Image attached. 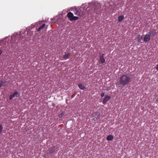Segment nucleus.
Listing matches in <instances>:
<instances>
[{
	"instance_id": "9",
	"label": "nucleus",
	"mask_w": 158,
	"mask_h": 158,
	"mask_svg": "<svg viewBox=\"0 0 158 158\" xmlns=\"http://www.w3.org/2000/svg\"><path fill=\"white\" fill-rule=\"evenodd\" d=\"M105 60L104 58V54L101 56L100 57V62L102 63H103L105 62Z\"/></svg>"
},
{
	"instance_id": "10",
	"label": "nucleus",
	"mask_w": 158,
	"mask_h": 158,
	"mask_svg": "<svg viewBox=\"0 0 158 158\" xmlns=\"http://www.w3.org/2000/svg\"><path fill=\"white\" fill-rule=\"evenodd\" d=\"M150 35L153 36L156 35V30H154L152 31H151L149 32Z\"/></svg>"
},
{
	"instance_id": "1",
	"label": "nucleus",
	"mask_w": 158,
	"mask_h": 158,
	"mask_svg": "<svg viewBox=\"0 0 158 158\" xmlns=\"http://www.w3.org/2000/svg\"><path fill=\"white\" fill-rule=\"evenodd\" d=\"M131 81V75L129 74H124L119 77L118 81L120 86L122 87L128 85Z\"/></svg>"
},
{
	"instance_id": "20",
	"label": "nucleus",
	"mask_w": 158,
	"mask_h": 158,
	"mask_svg": "<svg viewBox=\"0 0 158 158\" xmlns=\"http://www.w3.org/2000/svg\"><path fill=\"white\" fill-rule=\"evenodd\" d=\"M3 129L2 126L1 125H0V134L2 132Z\"/></svg>"
},
{
	"instance_id": "18",
	"label": "nucleus",
	"mask_w": 158,
	"mask_h": 158,
	"mask_svg": "<svg viewBox=\"0 0 158 158\" xmlns=\"http://www.w3.org/2000/svg\"><path fill=\"white\" fill-rule=\"evenodd\" d=\"M65 114V112L64 111L62 112L59 115V118L63 116Z\"/></svg>"
},
{
	"instance_id": "17",
	"label": "nucleus",
	"mask_w": 158,
	"mask_h": 158,
	"mask_svg": "<svg viewBox=\"0 0 158 158\" xmlns=\"http://www.w3.org/2000/svg\"><path fill=\"white\" fill-rule=\"evenodd\" d=\"M124 16L123 15H121L118 17V20L119 22H121L124 19Z\"/></svg>"
},
{
	"instance_id": "23",
	"label": "nucleus",
	"mask_w": 158,
	"mask_h": 158,
	"mask_svg": "<svg viewBox=\"0 0 158 158\" xmlns=\"http://www.w3.org/2000/svg\"><path fill=\"white\" fill-rule=\"evenodd\" d=\"M104 93H102L101 95V97H103L104 96Z\"/></svg>"
},
{
	"instance_id": "13",
	"label": "nucleus",
	"mask_w": 158,
	"mask_h": 158,
	"mask_svg": "<svg viewBox=\"0 0 158 158\" xmlns=\"http://www.w3.org/2000/svg\"><path fill=\"white\" fill-rule=\"evenodd\" d=\"M113 136L112 135H109L107 137L106 139L108 141H111L113 139Z\"/></svg>"
},
{
	"instance_id": "26",
	"label": "nucleus",
	"mask_w": 158,
	"mask_h": 158,
	"mask_svg": "<svg viewBox=\"0 0 158 158\" xmlns=\"http://www.w3.org/2000/svg\"><path fill=\"white\" fill-rule=\"evenodd\" d=\"M107 10L106 9H105V10L106 11V10Z\"/></svg>"
},
{
	"instance_id": "7",
	"label": "nucleus",
	"mask_w": 158,
	"mask_h": 158,
	"mask_svg": "<svg viewBox=\"0 0 158 158\" xmlns=\"http://www.w3.org/2000/svg\"><path fill=\"white\" fill-rule=\"evenodd\" d=\"M110 98V97L109 96H106L104 98L103 101V104H106L107 102L109 101Z\"/></svg>"
},
{
	"instance_id": "16",
	"label": "nucleus",
	"mask_w": 158,
	"mask_h": 158,
	"mask_svg": "<svg viewBox=\"0 0 158 158\" xmlns=\"http://www.w3.org/2000/svg\"><path fill=\"white\" fill-rule=\"evenodd\" d=\"M70 56V54L69 53H67L65 54L63 56V58L64 59H67Z\"/></svg>"
},
{
	"instance_id": "11",
	"label": "nucleus",
	"mask_w": 158,
	"mask_h": 158,
	"mask_svg": "<svg viewBox=\"0 0 158 158\" xmlns=\"http://www.w3.org/2000/svg\"><path fill=\"white\" fill-rule=\"evenodd\" d=\"M46 25L45 23L43 24L41 26L37 29L38 31H41V30H43V29L45 27Z\"/></svg>"
},
{
	"instance_id": "24",
	"label": "nucleus",
	"mask_w": 158,
	"mask_h": 158,
	"mask_svg": "<svg viewBox=\"0 0 158 158\" xmlns=\"http://www.w3.org/2000/svg\"><path fill=\"white\" fill-rule=\"evenodd\" d=\"M156 69L158 70V64L156 65Z\"/></svg>"
},
{
	"instance_id": "3",
	"label": "nucleus",
	"mask_w": 158,
	"mask_h": 158,
	"mask_svg": "<svg viewBox=\"0 0 158 158\" xmlns=\"http://www.w3.org/2000/svg\"><path fill=\"white\" fill-rule=\"evenodd\" d=\"M102 10L101 9V5L100 4L95 3L91 8V10L88 9V11L89 13L92 14L94 13H97Z\"/></svg>"
},
{
	"instance_id": "4",
	"label": "nucleus",
	"mask_w": 158,
	"mask_h": 158,
	"mask_svg": "<svg viewBox=\"0 0 158 158\" xmlns=\"http://www.w3.org/2000/svg\"><path fill=\"white\" fill-rule=\"evenodd\" d=\"M74 11V14L78 16H83L85 14L83 9H76Z\"/></svg>"
},
{
	"instance_id": "6",
	"label": "nucleus",
	"mask_w": 158,
	"mask_h": 158,
	"mask_svg": "<svg viewBox=\"0 0 158 158\" xmlns=\"http://www.w3.org/2000/svg\"><path fill=\"white\" fill-rule=\"evenodd\" d=\"M19 95L20 94L19 93L17 92V91L15 92L12 95L10 96V100H11L14 97H18L19 96Z\"/></svg>"
},
{
	"instance_id": "19",
	"label": "nucleus",
	"mask_w": 158,
	"mask_h": 158,
	"mask_svg": "<svg viewBox=\"0 0 158 158\" xmlns=\"http://www.w3.org/2000/svg\"><path fill=\"white\" fill-rule=\"evenodd\" d=\"M143 39V38L142 36L139 35L137 38L138 41L141 42V41Z\"/></svg>"
},
{
	"instance_id": "2",
	"label": "nucleus",
	"mask_w": 158,
	"mask_h": 158,
	"mask_svg": "<svg viewBox=\"0 0 158 158\" xmlns=\"http://www.w3.org/2000/svg\"><path fill=\"white\" fill-rule=\"evenodd\" d=\"M21 32L19 35L18 34L16 33L15 35L11 36V40H10V43L11 44V46L14 47H16L17 45V44L19 42V40H25L26 37L24 36H23L21 37H20V39H18V37L20 35Z\"/></svg>"
},
{
	"instance_id": "25",
	"label": "nucleus",
	"mask_w": 158,
	"mask_h": 158,
	"mask_svg": "<svg viewBox=\"0 0 158 158\" xmlns=\"http://www.w3.org/2000/svg\"><path fill=\"white\" fill-rule=\"evenodd\" d=\"M121 1L123 2L124 0H121Z\"/></svg>"
},
{
	"instance_id": "8",
	"label": "nucleus",
	"mask_w": 158,
	"mask_h": 158,
	"mask_svg": "<svg viewBox=\"0 0 158 158\" xmlns=\"http://www.w3.org/2000/svg\"><path fill=\"white\" fill-rule=\"evenodd\" d=\"M150 35L146 34L144 38V41L145 42H148L150 40Z\"/></svg>"
},
{
	"instance_id": "14",
	"label": "nucleus",
	"mask_w": 158,
	"mask_h": 158,
	"mask_svg": "<svg viewBox=\"0 0 158 158\" xmlns=\"http://www.w3.org/2000/svg\"><path fill=\"white\" fill-rule=\"evenodd\" d=\"M6 82L4 80H1L0 81V88L3 86L6 85Z\"/></svg>"
},
{
	"instance_id": "12",
	"label": "nucleus",
	"mask_w": 158,
	"mask_h": 158,
	"mask_svg": "<svg viewBox=\"0 0 158 158\" xmlns=\"http://www.w3.org/2000/svg\"><path fill=\"white\" fill-rule=\"evenodd\" d=\"M54 151V148H50L47 151V153L51 154Z\"/></svg>"
},
{
	"instance_id": "15",
	"label": "nucleus",
	"mask_w": 158,
	"mask_h": 158,
	"mask_svg": "<svg viewBox=\"0 0 158 158\" xmlns=\"http://www.w3.org/2000/svg\"><path fill=\"white\" fill-rule=\"evenodd\" d=\"M78 87L80 89L82 90H84L85 88V86L81 83L78 84Z\"/></svg>"
},
{
	"instance_id": "5",
	"label": "nucleus",
	"mask_w": 158,
	"mask_h": 158,
	"mask_svg": "<svg viewBox=\"0 0 158 158\" xmlns=\"http://www.w3.org/2000/svg\"><path fill=\"white\" fill-rule=\"evenodd\" d=\"M67 16L69 19L71 21L76 20L79 18L78 17L74 16L73 13L70 12H68Z\"/></svg>"
},
{
	"instance_id": "27",
	"label": "nucleus",
	"mask_w": 158,
	"mask_h": 158,
	"mask_svg": "<svg viewBox=\"0 0 158 158\" xmlns=\"http://www.w3.org/2000/svg\"><path fill=\"white\" fill-rule=\"evenodd\" d=\"M157 100L158 101V98H157Z\"/></svg>"
},
{
	"instance_id": "22",
	"label": "nucleus",
	"mask_w": 158,
	"mask_h": 158,
	"mask_svg": "<svg viewBox=\"0 0 158 158\" xmlns=\"http://www.w3.org/2000/svg\"><path fill=\"white\" fill-rule=\"evenodd\" d=\"M2 52V49H0V55L1 54Z\"/></svg>"
},
{
	"instance_id": "21",
	"label": "nucleus",
	"mask_w": 158,
	"mask_h": 158,
	"mask_svg": "<svg viewBox=\"0 0 158 158\" xmlns=\"http://www.w3.org/2000/svg\"><path fill=\"white\" fill-rule=\"evenodd\" d=\"M6 46H5V45L2 47V48L4 50L6 49Z\"/></svg>"
}]
</instances>
